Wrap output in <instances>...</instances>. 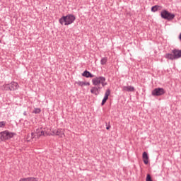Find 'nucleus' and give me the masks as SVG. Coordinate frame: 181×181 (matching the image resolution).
<instances>
[{"instance_id":"18","label":"nucleus","mask_w":181,"mask_h":181,"mask_svg":"<svg viewBox=\"0 0 181 181\" xmlns=\"http://www.w3.org/2000/svg\"><path fill=\"white\" fill-rule=\"evenodd\" d=\"M107 62H108V58L107 57H103L100 60V64H102V66H104V64H107Z\"/></svg>"},{"instance_id":"4","label":"nucleus","mask_w":181,"mask_h":181,"mask_svg":"<svg viewBox=\"0 0 181 181\" xmlns=\"http://www.w3.org/2000/svg\"><path fill=\"white\" fill-rule=\"evenodd\" d=\"M106 78L104 76H98L92 79V84L93 86H100L101 84L102 87H105L107 86Z\"/></svg>"},{"instance_id":"23","label":"nucleus","mask_w":181,"mask_h":181,"mask_svg":"<svg viewBox=\"0 0 181 181\" xmlns=\"http://www.w3.org/2000/svg\"><path fill=\"white\" fill-rule=\"evenodd\" d=\"M33 135H34V134H33V133H32V134H31V136H33Z\"/></svg>"},{"instance_id":"19","label":"nucleus","mask_w":181,"mask_h":181,"mask_svg":"<svg viewBox=\"0 0 181 181\" xmlns=\"http://www.w3.org/2000/svg\"><path fill=\"white\" fill-rule=\"evenodd\" d=\"M41 111L40 108H35L33 114H40Z\"/></svg>"},{"instance_id":"12","label":"nucleus","mask_w":181,"mask_h":181,"mask_svg":"<svg viewBox=\"0 0 181 181\" xmlns=\"http://www.w3.org/2000/svg\"><path fill=\"white\" fill-rule=\"evenodd\" d=\"M123 91H127L128 93H132L135 91V88L134 86H127L122 87Z\"/></svg>"},{"instance_id":"10","label":"nucleus","mask_w":181,"mask_h":181,"mask_svg":"<svg viewBox=\"0 0 181 181\" xmlns=\"http://www.w3.org/2000/svg\"><path fill=\"white\" fill-rule=\"evenodd\" d=\"M110 94H111V91L110 89H107L105 93V96L102 100V105H104L105 103H107V100H108V97H110Z\"/></svg>"},{"instance_id":"17","label":"nucleus","mask_w":181,"mask_h":181,"mask_svg":"<svg viewBox=\"0 0 181 181\" xmlns=\"http://www.w3.org/2000/svg\"><path fill=\"white\" fill-rule=\"evenodd\" d=\"M162 9L161 6L156 5L151 8V12H156L157 11H160Z\"/></svg>"},{"instance_id":"15","label":"nucleus","mask_w":181,"mask_h":181,"mask_svg":"<svg viewBox=\"0 0 181 181\" xmlns=\"http://www.w3.org/2000/svg\"><path fill=\"white\" fill-rule=\"evenodd\" d=\"M75 84L79 86V87H84V86H90V82L76 81Z\"/></svg>"},{"instance_id":"6","label":"nucleus","mask_w":181,"mask_h":181,"mask_svg":"<svg viewBox=\"0 0 181 181\" xmlns=\"http://www.w3.org/2000/svg\"><path fill=\"white\" fill-rule=\"evenodd\" d=\"M160 16L163 19H167V21H172L175 19V14L169 13L166 10H163L160 13Z\"/></svg>"},{"instance_id":"11","label":"nucleus","mask_w":181,"mask_h":181,"mask_svg":"<svg viewBox=\"0 0 181 181\" xmlns=\"http://www.w3.org/2000/svg\"><path fill=\"white\" fill-rule=\"evenodd\" d=\"M36 134L37 138H40V136H46V135H47V132H45L42 129H37Z\"/></svg>"},{"instance_id":"22","label":"nucleus","mask_w":181,"mask_h":181,"mask_svg":"<svg viewBox=\"0 0 181 181\" xmlns=\"http://www.w3.org/2000/svg\"><path fill=\"white\" fill-rule=\"evenodd\" d=\"M110 128H111V126H110V125H109L108 127H106V129L108 130V129H110Z\"/></svg>"},{"instance_id":"16","label":"nucleus","mask_w":181,"mask_h":181,"mask_svg":"<svg viewBox=\"0 0 181 181\" xmlns=\"http://www.w3.org/2000/svg\"><path fill=\"white\" fill-rule=\"evenodd\" d=\"M19 181H37V179L35 177H27V178H21Z\"/></svg>"},{"instance_id":"20","label":"nucleus","mask_w":181,"mask_h":181,"mask_svg":"<svg viewBox=\"0 0 181 181\" xmlns=\"http://www.w3.org/2000/svg\"><path fill=\"white\" fill-rule=\"evenodd\" d=\"M146 181H152V178L151 177V175L148 174L146 178Z\"/></svg>"},{"instance_id":"14","label":"nucleus","mask_w":181,"mask_h":181,"mask_svg":"<svg viewBox=\"0 0 181 181\" xmlns=\"http://www.w3.org/2000/svg\"><path fill=\"white\" fill-rule=\"evenodd\" d=\"M82 76L83 77H86V78H93V77H95V76L91 73H90V71H83V73L82 74Z\"/></svg>"},{"instance_id":"5","label":"nucleus","mask_w":181,"mask_h":181,"mask_svg":"<svg viewBox=\"0 0 181 181\" xmlns=\"http://www.w3.org/2000/svg\"><path fill=\"white\" fill-rule=\"evenodd\" d=\"M14 135H15L14 133H12L8 130H6L0 133V140L8 141V139H11V138H13Z\"/></svg>"},{"instance_id":"1","label":"nucleus","mask_w":181,"mask_h":181,"mask_svg":"<svg viewBox=\"0 0 181 181\" xmlns=\"http://www.w3.org/2000/svg\"><path fill=\"white\" fill-rule=\"evenodd\" d=\"M74 21H76V16L71 14H69L66 16L62 17L59 20V22L61 23V25H65V26H67L69 25H71Z\"/></svg>"},{"instance_id":"21","label":"nucleus","mask_w":181,"mask_h":181,"mask_svg":"<svg viewBox=\"0 0 181 181\" xmlns=\"http://www.w3.org/2000/svg\"><path fill=\"white\" fill-rule=\"evenodd\" d=\"M5 124H6L5 122H0V128L5 127Z\"/></svg>"},{"instance_id":"9","label":"nucleus","mask_w":181,"mask_h":181,"mask_svg":"<svg viewBox=\"0 0 181 181\" xmlns=\"http://www.w3.org/2000/svg\"><path fill=\"white\" fill-rule=\"evenodd\" d=\"M52 132L54 135H57L58 136H60V138H63V136H65L64 129H58L53 131Z\"/></svg>"},{"instance_id":"25","label":"nucleus","mask_w":181,"mask_h":181,"mask_svg":"<svg viewBox=\"0 0 181 181\" xmlns=\"http://www.w3.org/2000/svg\"><path fill=\"white\" fill-rule=\"evenodd\" d=\"M0 43H1V40H0Z\"/></svg>"},{"instance_id":"3","label":"nucleus","mask_w":181,"mask_h":181,"mask_svg":"<svg viewBox=\"0 0 181 181\" xmlns=\"http://www.w3.org/2000/svg\"><path fill=\"white\" fill-rule=\"evenodd\" d=\"M18 88H19V84L15 81H13L9 84H4L1 87V90L4 91H16Z\"/></svg>"},{"instance_id":"24","label":"nucleus","mask_w":181,"mask_h":181,"mask_svg":"<svg viewBox=\"0 0 181 181\" xmlns=\"http://www.w3.org/2000/svg\"><path fill=\"white\" fill-rule=\"evenodd\" d=\"M24 115H26V112H24Z\"/></svg>"},{"instance_id":"13","label":"nucleus","mask_w":181,"mask_h":181,"mask_svg":"<svg viewBox=\"0 0 181 181\" xmlns=\"http://www.w3.org/2000/svg\"><path fill=\"white\" fill-rule=\"evenodd\" d=\"M142 158H143L144 163H145V165H148V160H149V156H148V153L144 151L143 153Z\"/></svg>"},{"instance_id":"7","label":"nucleus","mask_w":181,"mask_h":181,"mask_svg":"<svg viewBox=\"0 0 181 181\" xmlns=\"http://www.w3.org/2000/svg\"><path fill=\"white\" fill-rule=\"evenodd\" d=\"M166 91L163 88H157L152 90L151 94L154 97H159L160 95H163Z\"/></svg>"},{"instance_id":"2","label":"nucleus","mask_w":181,"mask_h":181,"mask_svg":"<svg viewBox=\"0 0 181 181\" xmlns=\"http://www.w3.org/2000/svg\"><path fill=\"white\" fill-rule=\"evenodd\" d=\"M165 57L169 60H177L181 58V49H174L171 51V54H166Z\"/></svg>"},{"instance_id":"8","label":"nucleus","mask_w":181,"mask_h":181,"mask_svg":"<svg viewBox=\"0 0 181 181\" xmlns=\"http://www.w3.org/2000/svg\"><path fill=\"white\" fill-rule=\"evenodd\" d=\"M101 91V87L98 86H95L91 88L90 93L91 94H94L95 95H98Z\"/></svg>"}]
</instances>
